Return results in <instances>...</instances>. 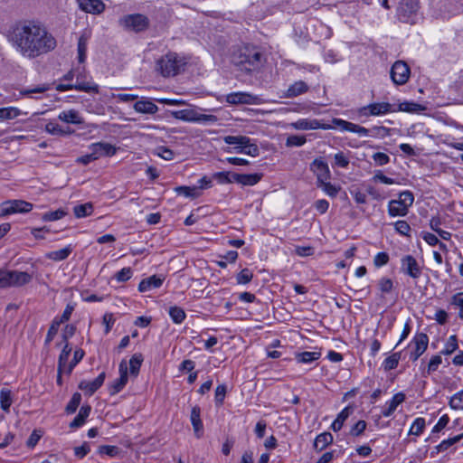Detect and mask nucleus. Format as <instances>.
<instances>
[{
  "label": "nucleus",
  "mask_w": 463,
  "mask_h": 463,
  "mask_svg": "<svg viewBox=\"0 0 463 463\" xmlns=\"http://www.w3.org/2000/svg\"><path fill=\"white\" fill-rule=\"evenodd\" d=\"M143 360H144L143 355L140 353H136L132 355V357L129 360L130 375H132L134 377L137 376L140 367H141V364L143 363Z\"/></svg>",
  "instance_id": "obj_34"
},
{
  "label": "nucleus",
  "mask_w": 463,
  "mask_h": 463,
  "mask_svg": "<svg viewBox=\"0 0 463 463\" xmlns=\"http://www.w3.org/2000/svg\"><path fill=\"white\" fill-rule=\"evenodd\" d=\"M414 349L411 352L410 358L416 361L426 351L429 344V337L425 333L416 334L411 342Z\"/></svg>",
  "instance_id": "obj_18"
},
{
  "label": "nucleus",
  "mask_w": 463,
  "mask_h": 463,
  "mask_svg": "<svg viewBox=\"0 0 463 463\" xmlns=\"http://www.w3.org/2000/svg\"><path fill=\"white\" fill-rule=\"evenodd\" d=\"M333 442V436L330 432H323L317 436L314 441V449L322 451Z\"/></svg>",
  "instance_id": "obj_32"
},
{
  "label": "nucleus",
  "mask_w": 463,
  "mask_h": 463,
  "mask_svg": "<svg viewBox=\"0 0 463 463\" xmlns=\"http://www.w3.org/2000/svg\"><path fill=\"white\" fill-rule=\"evenodd\" d=\"M394 228H395V231L398 233H400L401 235H404V236H408V237L411 236L410 232L411 231V228L406 221H403V220L397 221L394 223Z\"/></svg>",
  "instance_id": "obj_53"
},
{
  "label": "nucleus",
  "mask_w": 463,
  "mask_h": 463,
  "mask_svg": "<svg viewBox=\"0 0 463 463\" xmlns=\"http://www.w3.org/2000/svg\"><path fill=\"white\" fill-rule=\"evenodd\" d=\"M307 139L304 136L290 135L286 141L287 146H301L306 143Z\"/></svg>",
  "instance_id": "obj_56"
},
{
  "label": "nucleus",
  "mask_w": 463,
  "mask_h": 463,
  "mask_svg": "<svg viewBox=\"0 0 463 463\" xmlns=\"http://www.w3.org/2000/svg\"><path fill=\"white\" fill-rule=\"evenodd\" d=\"M175 191L178 194H183L185 197H196L198 195L196 187L178 186Z\"/></svg>",
  "instance_id": "obj_60"
},
{
  "label": "nucleus",
  "mask_w": 463,
  "mask_h": 463,
  "mask_svg": "<svg viewBox=\"0 0 463 463\" xmlns=\"http://www.w3.org/2000/svg\"><path fill=\"white\" fill-rule=\"evenodd\" d=\"M73 250V247L70 244L63 249L47 252L46 259L53 261H61L66 260Z\"/></svg>",
  "instance_id": "obj_29"
},
{
  "label": "nucleus",
  "mask_w": 463,
  "mask_h": 463,
  "mask_svg": "<svg viewBox=\"0 0 463 463\" xmlns=\"http://www.w3.org/2000/svg\"><path fill=\"white\" fill-rule=\"evenodd\" d=\"M33 209V204L24 200H9L0 205V216L14 213H25Z\"/></svg>",
  "instance_id": "obj_8"
},
{
  "label": "nucleus",
  "mask_w": 463,
  "mask_h": 463,
  "mask_svg": "<svg viewBox=\"0 0 463 463\" xmlns=\"http://www.w3.org/2000/svg\"><path fill=\"white\" fill-rule=\"evenodd\" d=\"M71 352V347L69 346L68 343H65V345H64L63 349L61 350V352L59 355V360H58V369L60 371V373H64V371L68 365V360H69Z\"/></svg>",
  "instance_id": "obj_35"
},
{
  "label": "nucleus",
  "mask_w": 463,
  "mask_h": 463,
  "mask_svg": "<svg viewBox=\"0 0 463 463\" xmlns=\"http://www.w3.org/2000/svg\"><path fill=\"white\" fill-rule=\"evenodd\" d=\"M81 402V394L80 392L73 393L71 399L68 402L65 408V411L68 414H72L76 411L77 408L80 404Z\"/></svg>",
  "instance_id": "obj_49"
},
{
  "label": "nucleus",
  "mask_w": 463,
  "mask_h": 463,
  "mask_svg": "<svg viewBox=\"0 0 463 463\" xmlns=\"http://www.w3.org/2000/svg\"><path fill=\"white\" fill-rule=\"evenodd\" d=\"M262 178V174H241V184L252 186L258 184Z\"/></svg>",
  "instance_id": "obj_38"
},
{
  "label": "nucleus",
  "mask_w": 463,
  "mask_h": 463,
  "mask_svg": "<svg viewBox=\"0 0 463 463\" xmlns=\"http://www.w3.org/2000/svg\"><path fill=\"white\" fill-rule=\"evenodd\" d=\"M228 145H234V152L243 153L251 156H257L260 149L257 145L250 143V138L246 136H226L223 138Z\"/></svg>",
  "instance_id": "obj_6"
},
{
  "label": "nucleus",
  "mask_w": 463,
  "mask_h": 463,
  "mask_svg": "<svg viewBox=\"0 0 463 463\" xmlns=\"http://www.w3.org/2000/svg\"><path fill=\"white\" fill-rule=\"evenodd\" d=\"M84 356V351L82 349H78L74 351L72 361L67 365L64 373L67 374H71L73 368L80 363Z\"/></svg>",
  "instance_id": "obj_50"
},
{
  "label": "nucleus",
  "mask_w": 463,
  "mask_h": 463,
  "mask_svg": "<svg viewBox=\"0 0 463 463\" xmlns=\"http://www.w3.org/2000/svg\"><path fill=\"white\" fill-rule=\"evenodd\" d=\"M378 288L383 294L391 293L393 289V282L391 279L383 277L378 281Z\"/></svg>",
  "instance_id": "obj_51"
},
{
  "label": "nucleus",
  "mask_w": 463,
  "mask_h": 463,
  "mask_svg": "<svg viewBox=\"0 0 463 463\" xmlns=\"http://www.w3.org/2000/svg\"><path fill=\"white\" fill-rule=\"evenodd\" d=\"M184 62L178 57L175 52H167L156 61V70L163 77H172L179 73Z\"/></svg>",
  "instance_id": "obj_3"
},
{
  "label": "nucleus",
  "mask_w": 463,
  "mask_h": 463,
  "mask_svg": "<svg viewBox=\"0 0 463 463\" xmlns=\"http://www.w3.org/2000/svg\"><path fill=\"white\" fill-rule=\"evenodd\" d=\"M405 401V394L398 392L394 394L392 400L386 402L383 408L382 414L383 417H390L395 411L397 407Z\"/></svg>",
  "instance_id": "obj_24"
},
{
  "label": "nucleus",
  "mask_w": 463,
  "mask_h": 463,
  "mask_svg": "<svg viewBox=\"0 0 463 463\" xmlns=\"http://www.w3.org/2000/svg\"><path fill=\"white\" fill-rule=\"evenodd\" d=\"M57 90L61 91L77 90L88 93H99V86L97 84L91 81H80V75L76 76L75 84H60Z\"/></svg>",
  "instance_id": "obj_15"
},
{
  "label": "nucleus",
  "mask_w": 463,
  "mask_h": 463,
  "mask_svg": "<svg viewBox=\"0 0 463 463\" xmlns=\"http://www.w3.org/2000/svg\"><path fill=\"white\" fill-rule=\"evenodd\" d=\"M291 126L295 129L299 130H309V129H331L330 125L322 124L317 119H308V118H300L297 120L296 122H293Z\"/></svg>",
  "instance_id": "obj_20"
},
{
  "label": "nucleus",
  "mask_w": 463,
  "mask_h": 463,
  "mask_svg": "<svg viewBox=\"0 0 463 463\" xmlns=\"http://www.w3.org/2000/svg\"><path fill=\"white\" fill-rule=\"evenodd\" d=\"M132 275H133V271H132L131 268L127 267V268H123L122 269H120L119 271H118V272L114 275V278H115L118 282H126V281H128V279H130V278L132 277Z\"/></svg>",
  "instance_id": "obj_57"
},
{
  "label": "nucleus",
  "mask_w": 463,
  "mask_h": 463,
  "mask_svg": "<svg viewBox=\"0 0 463 463\" xmlns=\"http://www.w3.org/2000/svg\"><path fill=\"white\" fill-rule=\"evenodd\" d=\"M389 254L387 252H378L373 259V264L376 268L386 265L389 262Z\"/></svg>",
  "instance_id": "obj_64"
},
{
  "label": "nucleus",
  "mask_w": 463,
  "mask_h": 463,
  "mask_svg": "<svg viewBox=\"0 0 463 463\" xmlns=\"http://www.w3.org/2000/svg\"><path fill=\"white\" fill-rule=\"evenodd\" d=\"M0 404L5 411H8L12 404L11 391L8 389H2L0 392Z\"/></svg>",
  "instance_id": "obj_48"
},
{
  "label": "nucleus",
  "mask_w": 463,
  "mask_h": 463,
  "mask_svg": "<svg viewBox=\"0 0 463 463\" xmlns=\"http://www.w3.org/2000/svg\"><path fill=\"white\" fill-rule=\"evenodd\" d=\"M449 406L453 410H463V391L456 392L449 400Z\"/></svg>",
  "instance_id": "obj_52"
},
{
  "label": "nucleus",
  "mask_w": 463,
  "mask_h": 463,
  "mask_svg": "<svg viewBox=\"0 0 463 463\" xmlns=\"http://www.w3.org/2000/svg\"><path fill=\"white\" fill-rule=\"evenodd\" d=\"M201 409L194 406L191 411V422L196 436L199 438L203 431V422L200 418Z\"/></svg>",
  "instance_id": "obj_33"
},
{
  "label": "nucleus",
  "mask_w": 463,
  "mask_h": 463,
  "mask_svg": "<svg viewBox=\"0 0 463 463\" xmlns=\"http://www.w3.org/2000/svg\"><path fill=\"white\" fill-rule=\"evenodd\" d=\"M310 171L317 176V184L331 179L329 166L322 157L316 158L312 161L310 164Z\"/></svg>",
  "instance_id": "obj_14"
},
{
  "label": "nucleus",
  "mask_w": 463,
  "mask_h": 463,
  "mask_svg": "<svg viewBox=\"0 0 463 463\" xmlns=\"http://www.w3.org/2000/svg\"><path fill=\"white\" fill-rule=\"evenodd\" d=\"M58 118L65 123L81 125L84 123L82 117L75 109L63 110L61 111Z\"/></svg>",
  "instance_id": "obj_26"
},
{
  "label": "nucleus",
  "mask_w": 463,
  "mask_h": 463,
  "mask_svg": "<svg viewBox=\"0 0 463 463\" xmlns=\"http://www.w3.org/2000/svg\"><path fill=\"white\" fill-rule=\"evenodd\" d=\"M77 3L80 10L92 14H99L105 9L101 0H77Z\"/></svg>",
  "instance_id": "obj_22"
},
{
  "label": "nucleus",
  "mask_w": 463,
  "mask_h": 463,
  "mask_svg": "<svg viewBox=\"0 0 463 463\" xmlns=\"http://www.w3.org/2000/svg\"><path fill=\"white\" fill-rule=\"evenodd\" d=\"M335 165L342 168H346L349 165V158L343 153L338 152L334 156Z\"/></svg>",
  "instance_id": "obj_63"
},
{
  "label": "nucleus",
  "mask_w": 463,
  "mask_h": 463,
  "mask_svg": "<svg viewBox=\"0 0 463 463\" xmlns=\"http://www.w3.org/2000/svg\"><path fill=\"white\" fill-rule=\"evenodd\" d=\"M120 23L125 28L136 33L143 32L149 26V19L141 14L125 15Z\"/></svg>",
  "instance_id": "obj_9"
},
{
  "label": "nucleus",
  "mask_w": 463,
  "mask_h": 463,
  "mask_svg": "<svg viewBox=\"0 0 463 463\" xmlns=\"http://www.w3.org/2000/svg\"><path fill=\"white\" fill-rule=\"evenodd\" d=\"M414 202V195L411 191H403L400 193L398 199L389 202L388 213L392 217L405 216L409 212V208Z\"/></svg>",
  "instance_id": "obj_4"
},
{
  "label": "nucleus",
  "mask_w": 463,
  "mask_h": 463,
  "mask_svg": "<svg viewBox=\"0 0 463 463\" xmlns=\"http://www.w3.org/2000/svg\"><path fill=\"white\" fill-rule=\"evenodd\" d=\"M425 426H426L425 419L419 417V418L415 419L414 421L412 422V424L410 428V430H409V434L414 435V436H420L423 432Z\"/></svg>",
  "instance_id": "obj_43"
},
{
  "label": "nucleus",
  "mask_w": 463,
  "mask_h": 463,
  "mask_svg": "<svg viewBox=\"0 0 463 463\" xmlns=\"http://www.w3.org/2000/svg\"><path fill=\"white\" fill-rule=\"evenodd\" d=\"M8 40L22 56L29 59L45 54L56 47L55 38L44 26L33 21L14 25Z\"/></svg>",
  "instance_id": "obj_1"
},
{
  "label": "nucleus",
  "mask_w": 463,
  "mask_h": 463,
  "mask_svg": "<svg viewBox=\"0 0 463 463\" xmlns=\"http://www.w3.org/2000/svg\"><path fill=\"white\" fill-rule=\"evenodd\" d=\"M232 61L241 71L253 73L262 68L266 58L257 46L245 45L233 52Z\"/></svg>",
  "instance_id": "obj_2"
},
{
  "label": "nucleus",
  "mask_w": 463,
  "mask_h": 463,
  "mask_svg": "<svg viewBox=\"0 0 463 463\" xmlns=\"http://www.w3.org/2000/svg\"><path fill=\"white\" fill-rule=\"evenodd\" d=\"M458 348L457 335H452L447 340L444 348L440 351L441 354L449 355Z\"/></svg>",
  "instance_id": "obj_42"
},
{
  "label": "nucleus",
  "mask_w": 463,
  "mask_h": 463,
  "mask_svg": "<svg viewBox=\"0 0 463 463\" xmlns=\"http://www.w3.org/2000/svg\"><path fill=\"white\" fill-rule=\"evenodd\" d=\"M171 113L175 118L187 122H215L217 120L213 115L200 114L192 109L175 110Z\"/></svg>",
  "instance_id": "obj_7"
},
{
  "label": "nucleus",
  "mask_w": 463,
  "mask_h": 463,
  "mask_svg": "<svg viewBox=\"0 0 463 463\" xmlns=\"http://www.w3.org/2000/svg\"><path fill=\"white\" fill-rule=\"evenodd\" d=\"M106 378V373L102 372L99 374V376L91 382L89 381H81L78 387L80 390L83 391L86 395L91 396L97 390H99L102 384L104 383Z\"/></svg>",
  "instance_id": "obj_19"
},
{
  "label": "nucleus",
  "mask_w": 463,
  "mask_h": 463,
  "mask_svg": "<svg viewBox=\"0 0 463 463\" xmlns=\"http://www.w3.org/2000/svg\"><path fill=\"white\" fill-rule=\"evenodd\" d=\"M354 409L351 406H346L337 415L336 419L333 421L331 425V429L334 431H339L345 421L347 420V418L352 414Z\"/></svg>",
  "instance_id": "obj_30"
},
{
  "label": "nucleus",
  "mask_w": 463,
  "mask_h": 463,
  "mask_svg": "<svg viewBox=\"0 0 463 463\" xmlns=\"http://www.w3.org/2000/svg\"><path fill=\"white\" fill-rule=\"evenodd\" d=\"M424 107L420 104L410 101H404L399 105L398 110L410 112V113H419L424 110Z\"/></svg>",
  "instance_id": "obj_41"
},
{
  "label": "nucleus",
  "mask_w": 463,
  "mask_h": 463,
  "mask_svg": "<svg viewBox=\"0 0 463 463\" xmlns=\"http://www.w3.org/2000/svg\"><path fill=\"white\" fill-rule=\"evenodd\" d=\"M333 126H331V128H339L343 131H349L351 132L354 123L344 120L342 118H334L332 119Z\"/></svg>",
  "instance_id": "obj_55"
},
{
  "label": "nucleus",
  "mask_w": 463,
  "mask_h": 463,
  "mask_svg": "<svg viewBox=\"0 0 463 463\" xmlns=\"http://www.w3.org/2000/svg\"><path fill=\"white\" fill-rule=\"evenodd\" d=\"M401 272L418 279L422 274V268L412 255H405L401 259Z\"/></svg>",
  "instance_id": "obj_11"
},
{
  "label": "nucleus",
  "mask_w": 463,
  "mask_h": 463,
  "mask_svg": "<svg viewBox=\"0 0 463 463\" xmlns=\"http://www.w3.org/2000/svg\"><path fill=\"white\" fill-rule=\"evenodd\" d=\"M397 18L402 22L413 24L419 17L418 0H400L397 11Z\"/></svg>",
  "instance_id": "obj_5"
},
{
  "label": "nucleus",
  "mask_w": 463,
  "mask_h": 463,
  "mask_svg": "<svg viewBox=\"0 0 463 463\" xmlns=\"http://www.w3.org/2000/svg\"><path fill=\"white\" fill-rule=\"evenodd\" d=\"M253 278V273L249 269H243L237 275L236 280L238 284H247L251 281Z\"/></svg>",
  "instance_id": "obj_58"
},
{
  "label": "nucleus",
  "mask_w": 463,
  "mask_h": 463,
  "mask_svg": "<svg viewBox=\"0 0 463 463\" xmlns=\"http://www.w3.org/2000/svg\"><path fill=\"white\" fill-rule=\"evenodd\" d=\"M32 279L33 275L26 271L5 269V288L22 287L30 283Z\"/></svg>",
  "instance_id": "obj_12"
},
{
  "label": "nucleus",
  "mask_w": 463,
  "mask_h": 463,
  "mask_svg": "<svg viewBox=\"0 0 463 463\" xmlns=\"http://www.w3.org/2000/svg\"><path fill=\"white\" fill-rule=\"evenodd\" d=\"M226 101L232 105H253L260 103V98L249 92H232L226 96Z\"/></svg>",
  "instance_id": "obj_16"
},
{
  "label": "nucleus",
  "mask_w": 463,
  "mask_h": 463,
  "mask_svg": "<svg viewBox=\"0 0 463 463\" xmlns=\"http://www.w3.org/2000/svg\"><path fill=\"white\" fill-rule=\"evenodd\" d=\"M410 73L409 66L402 61H395L391 69V78L397 85L405 84L409 80Z\"/></svg>",
  "instance_id": "obj_13"
},
{
  "label": "nucleus",
  "mask_w": 463,
  "mask_h": 463,
  "mask_svg": "<svg viewBox=\"0 0 463 463\" xmlns=\"http://www.w3.org/2000/svg\"><path fill=\"white\" fill-rule=\"evenodd\" d=\"M134 109L138 113L143 114H156L158 111V107L148 99H141L137 101L134 106Z\"/></svg>",
  "instance_id": "obj_27"
},
{
  "label": "nucleus",
  "mask_w": 463,
  "mask_h": 463,
  "mask_svg": "<svg viewBox=\"0 0 463 463\" xmlns=\"http://www.w3.org/2000/svg\"><path fill=\"white\" fill-rule=\"evenodd\" d=\"M156 155L165 160L170 161L175 157V153L166 146H158L156 148Z\"/></svg>",
  "instance_id": "obj_61"
},
{
  "label": "nucleus",
  "mask_w": 463,
  "mask_h": 463,
  "mask_svg": "<svg viewBox=\"0 0 463 463\" xmlns=\"http://www.w3.org/2000/svg\"><path fill=\"white\" fill-rule=\"evenodd\" d=\"M93 209V204L91 203H86L74 206L73 213L77 218H84L91 215Z\"/></svg>",
  "instance_id": "obj_37"
},
{
  "label": "nucleus",
  "mask_w": 463,
  "mask_h": 463,
  "mask_svg": "<svg viewBox=\"0 0 463 463\" xmlns=\"http://www.w3.org/2000/svg\"><path fill=\"white\" fill-rule=\"evenodd\" d=\"M21 114L20 109L14 107L1 108L0 109V119H13L17 118Z\"/></svg>",
  "instance_id": "obj_47"
},
{
  "label": "nucleus",
  "mask_w": 463,
  "mask_h": 463,
  "mask_svg": "<svg viewBox=\"0 0 463 463\" xmlns=\"http://www.w3.org/2000/svg\"><path fill=\"white\" fill-rule=\"evenodd\" d=\"M168 314L175 324H181L186 317L184 310L176 306L171 307Z\"/></svg>",
  "instance_id": "obj_40"
},
{
  "label": "nucleus",
  "mask_w": 463,
  "mask_h": 463,
  "mask_svg": "<svg viewBox=\"0 0 463 463\" xmlns=\"http://www.w3.org/2000/svg\"><path fill=\"white\" fill-rule=\"evenodd\" d=\"M90 411H91L90 405H83L80 409L78 415L70 423V428L77 429V428L81 427L85 423L86 419L89 417Z\"/></svg>",
  "instance_id": "obj_31"
},
{
  "label": "nucleus",
  "mask_w": 463,
  "mask_h": 463,
  "mask_svg": "<svg viewBox=\"0 0 463 463\" xmlns=\"http://www.w3.org/2000/svg\"><path fill=\"white\" fill-rule=\"evenodd\" d=\"M351 132L356 133L361 137H366L369 135L370 132H373L372 134V136L373 137L378 135L384 137L389 134V128L385 127H374L372 129H368L354 123Z\"/></svg>",
  "instance_id": "obj_25"
},
{
  "label": "nucleus",
  "mask_w": 463,
  "mask_h": 463,
  "mask_svg": "<svg viewBox=\"0 0 463 463\" xmlns=\"http://www.w3.org/2000/svg\"><path fill=\"white\" fill-rule=\"evenodd\" d=\"M396 109L389 102H375L360 108L357 111L360 117L383 116Z\"/></svg>",
  "instance_id": "obj_10"
},
{
  "label": "nucleus",
  "mask_w": 463,
  "mask_h": 463,
  "mask_svg": "<svg viewBox=\"0 0 463 463\" xmlns=\"http://www.w3.org/2000/svg\"><path fill=\"white\" fill-rule=\"evenodd\" d=\"M307 84L303 80H298L291 84L285 92L286 98H295L302 95L308 90Z\"/></svg>",
  "instance_id": "obj_28"
},
{
  "label": "nucleus",
  "mask_w": 463,
  "mask_h": 463,
  "mask_svg": "<svg viewBox=\"0 0 463 463\" xmlns=\"http://www.w3.org/2000/svg\"><path fill=\"white\" fill-rule=\"evenodd\" d=\"M401 359V353H393L389 357L385 358L383 366L385 371H390L395 369L398 366L399 361Z\"/></svg>",
  "instance_id": "obj_45"
},
{
  "label": "nucleus",
  "mask_w": 463,
  "mask_h": 463,
  "mask_svg": "<svg viewBox=\"0 0 463 463\" xmlns=\"http://www.w3.org/2000/svg\"><path fill=\"white\" fill-rule=\"evenodd\" d=\"M90 149L93 153L96 159H99L102 156H114L117 152V148L114 146L105 142L91 144Z\"/></svg>",
  "instance_id": "obj_21"
},
{
  "label": "nucleus",
  "mask_w": 463,
  "mask_h": 463,
  "mask_svg": "<svg viewBox=\"0 0 463 463\" xmlns=\"http://www.w3.org/2000/svg\"><path fill=\"white\" fill-rule=\"evenodd\" d=\"M227 388L225 384H220L215 389L214 402L217 406H222L226 395Z\"/></svg>",
  "instance_id": "obj_54"
},
{
  "label": "nucleus",
  "mask_w": 463,
  "mask_h": 463,
  "mask_svg": "<svg viewBox=\"0 0 463 463\" xmlns=\"http://www.w3.org/2000/svg\"><path fill=\"white\" fill-rule=\"evenodd\" d=\"M320 356H321L320 352L305 351L302 353H297L295 357H296V360L298 361V363L309 364V363H312V362L319 359Z\"/></svg>",
  "instance_id": "obj_36"
},
{
  "label": "nucleus",
  "mask_w": 463,
  "mask_h": 463,
  "mask_svg": "<svg viewBox=\"0 0 463 463\" xmlns=\"http://www.w3.org/2000/svg\"><path fill=\"white\" fill-rule=\"evenodd\" d=\"M463 439V432L459 435H457L452 438H449L447 439L442 440L437 447V450L439 452L447 450L452 445L459 442Z\"/></svg>",
  "instance_id": "obj_46"
},
{
  "label": "nucleus",
  "mask_w": 463,
  "mask_h": 463,
  "mask_svg": "<svg viewBox=\"0 0 463 463\" xmlns=\"http://www.w3.org/2000/svg\"><path fill=\"white\" fill-rule=\"evenodd\" d=\"M119 377L109 386L111 395L118 393L127 384L128 380V365L126 360H122L118 365Z\"/></svg>",
  "instance_id": "obj_17"
},
{
  "label": "nucleus",
  "mask_w": 463,
  "mask_h": 463,
  "mask_svg": "<svg viewBox=\"0 0 463 463\" xmlns=\"http://www.w3.org/2000/svg\"><path fill=\"white\" fill-rule=\"evenodd\" d=\"M65 215H66V213L63 210L58 209L56 211L48 212V213H44L43 216V220L45 222H52V221L60 220L62 217H64Z\"/></svg>",
  "instance_id": "obj_59"
},
{
  "label": "nucleus",
  "mask_w": 463,
  "mask_h": 463,
  "mask_svg": "<svg viewBox=\"0 0 463 463\" xmlns=\"http://www.w3.org/2000/svg\"><path fill=\"white\" fill-rule=\"evenodd\" d=\"M317 187L321 188L328 196L335 198L338 194L340 191L339 186H335L329 183L328 181H323L321 183L317 184Z\"/></svg>",
  "instance_id": "obj_44"
},
{
  "label": "nucleus",
  "mask_w": 463,
  "mask_h": 463,
  "mask_svg": "<svg viewBox=\"0 0 463 463\" xmlns=\"http://www.w3.org/2000/svg\"><path fill=\"white\" fill-rule=\"evenodd\" d=\"M88 39L86 34H82L78 40V61L80 63L86 60Z\"/></svg>",
  "instance_id": "obj_39"
},
{
  "label": "nucleus",
  "mask_w": 463,
  "mask_h": 463,
  "mask_svg": "<svg viewBox=\"0 0 463 463\" xmlns=\"http://www.w3.org/2000/svg\"><path fill=\"white\" fill-rule=\"evenodd\" d=\"M165 277L162 275H153L142 279L138 285L140 292H146L151 289L158 288L162 286Z\"/></svg>",
  "instance_id": "obj_23"
},
{
  "label": "nucleus",
  "mask_w": 463,
  "mask_h": 463,
  "mask_svg": "<svg viewBox=\"0 0 463 463\" xmlns=\"http://www.w3.org/2000/svg\"><path fill=\"white\" fill-rule=\"evenodd\" d=\"M213 178L221 184H232L231 172H217L213 175Z\"/></svg>",
  "instance_id": "obj_62"
}]
</instances>
